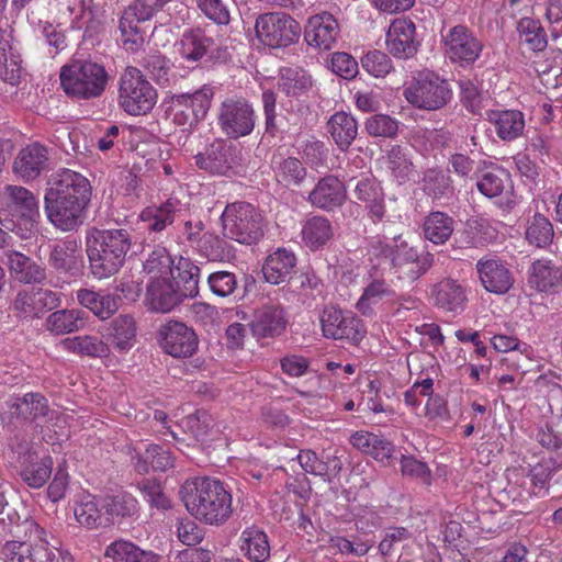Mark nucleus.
I'll list each match as a JSON object with an SVG mask.
<instances>
[{
    "label": "nucleus",
    "mask_w": 562,
    "mask_h": 562,
    "mask_svg": "<svg viewBox=\"0 0 562 562\" xmlns=\"http://www.w3.org/2000/svg\"><path fill=\"white\" fill-rule=\"evenodd\" d=\"M339 34L337 20L328 12H322L308 19L304 37L308 45L319 49H330Z\"/></svg>",
    "instance_id": "obj_27"
},
{
    "label": "nucleus",
    "mask_w": 562,
    "mask_h": 562,
    "mask_svg": "<svg viewBox=\"0 0 562 562\" xmlns=\"http://www.w3.org/2000/svg\"><path fill=\"white\" fill-rule=\"evenodd\" d=\"M90 1L87 3L85 0H77L75 5L68 7L70 13H74L76 5H78L80 13L71 22V27L82 30L85 37H91L99 32L101 26L100 21L95 18V11Z\"/></svg>",
    "instance_id": "obj_54"
},
{
    "label": "nucleus",
    "mask_w": 562,
    "mask_h": 562,
    "mask_svg": "<svg viewBox=\"0 0 562 562\" xmlns=\"http://www.w3.org/2000/svg\"><path fill=\"white\" fill-rule=\"evenodd\" d=\"M184 300L179 282H173L170 277L153 278L147 285L146 304L153 312L168 313Z\"/></svg>",
    "instance_id": "obj_21"
},
{
    "label": "nucleus",
    "mask_w": 562,
    "mask_h": 562,
    "mask_svg": "<svg viewBox=\"0 0 562 562\" xmlns=\"http://www.w3.org/2000/svg\"><path fill=\"white\" fill-rule=\"evenodd\" d=\"M453 231L454 220L447 213L435 211L424 220V236L435 245L445 244L451 237Z\"/></svg>",
    "instance_id": "obj_38"
},
{
    "label": "nucleus",
    "mask_w": 562,
    "mask_h": 562,
    "mask_svg": "<svg viewBox=\"0 0 562 562\" xmlns=\"http://www.w3.org/2000/svg\"><path fill=\"white\" fill-rule=\"evenodd\" d=\"M59 77L65 93L77 100L100 97L109 79L105 68L91 60H74L65 65Z\"/></svg>",
    "instance_id": "obj_4"
},
{
    "label": "nucleus",
    "mask_w": 562,
    "mask_h": 562,
    "mask_svg": "<svg viewBox=\"0 0 562 562\" xmlns=\"http://www.w3.org/2000/svg\"><path fill=\"white\" fill-rule=\"evenodd\" d=\"M235 148L223 139H216L210 144L205 151L194 156L199 169L212 175H226L233 169Z\"/></svg>",
    "instance_id": "obj_25"
},
{
    "label": "nucleus",
    "mask_w": 562,
    "mask_h": 562,
    "mask_svg": "<svg viewBox=\"0 0 562 562\" xmlns=\"http://www.w3.org/2000/svg\"><path fill=\"white\" fill-rule=\"evenodd\" d=\"M180 212L179 202L168 200L159 206L147 207L142 212V220L147 223L149 232L160 233L171 225Z\"/></svg>",
    "instance_id": "obj_44"
},
{
    "label": "nucleus",
    "mask_w": 562,
    "mask_h": 562,
    "mask_svg": "<svg viewBox=\"0 0 562 562\" xmlns=\"http://www.w3.org/2000/svg\"><path fill=\"white\" fill-rule=\"evenodd\" d=\"M132 247L131 233L125 228L91 227L86 235V252L91 274L99 280L116 274Z\"/></svg>",
    "instance_id": "obj_3"
},
{
    "label": "nucleus",
    "mask_w": 562,
    "mask_h": 562,
    "mask_svg": "<svg viewBox=\"0 0 562 562\" xmlns=\"http://www.w3.org/2000/svg\"><path fill=\"white\" fill-rule=\"evenodd\" d=\"M212 98V88L205 86L193 93L173 94L170 101L172 122L192 128L206 116Z\"/></svg>",
    "instance_id": "obj_11"
},
{
    "label": "nucleus",
    "mask_w": 562,
    "mask_h": 562,
    "mask_svg": "<svg viewBox=\"0 0 562 562\" xmlns=\"http://www.w3.org/2000/svg\"><path fill=\"white\" fill-rule=\"evenodd\" d=\"M149 464L154 471L165 472L173 467V457L165 447L149 445L144 453H138L135 468L139 473H146L149 470Z\"/></svg>",
    "instance_id": "obj_48"
},
{
    "label": "nucleus",
    "mask_w": 562,
    "mask_h": 562,
    "mask_svg": "<svg viewBox=\"0 0 562 562\" xmlns=\"http://www.w3.org/2000/svg\"><path fill=\"white\" fill-rule=\"evenodd\" d=\"M288 319L283 307L279 304H263L258 307L249 324L252 335L258 338H276L286 328Z\"/></svg>",
    "instance_id": "obj_24"
},
{
    "label": "nucleus",
    "mask_w": 562,
    "mask_h": 562,
    "mask_svg": "<svg viewBox=\"0 0 562 562\" xmlns=\"http://www.w3.org/2000/svg\"><path fill=\"white\" fill-rule=\"evenodd\" d=\"M280 86L289 95H300L312 87V77L303 69L285 68Z\"/></svg>",
    "instance_id": "obj_58"
},
{
    "label": "nucleus",
    "mask_w": 562,
    "mask_h": 562,
    "mask_svg": "<svg viewBox=\"0 0 562 562\" xmlns=\"http://www.w3.org/2000/svg\"><path fill=\"white\" fill-rule=\"evenodd\" d=\"M487 117L494 124L496 135L505 142L516 139L525 128L524 114L518 110L490 111Z\"/></svg>",
    "instance_id": "obj_32"
},
{
    "label": "nucleus",
    "mask_w": 562,
    "mask_h": 562,
    "mask_svg": "<svg viewBox=\"0 0 562 562\" xmlns=\"http://www.w3.org/2000/svg\"><path fill=\"white\" fill-rule=\"evenodd\" d=\"M526 239L530 245L542 248L550 245L554 237V231L548 217L536 213L527 222Z\"/></svg>",
    "instance_id": "obj_52"
},
{
    "label": "nucleus",
    "mask_w": 562,
    "mask_h": 562,
    "mask_svg": "<svg viewBox=\"0 0 562 562\" xmlns=\"http://www.w3.org/2000/svg\"><path fill=\"white\" fill-rule=\"evenodd\" d=\"M361 66L370 75L380 78L385 77L393 69V64L387 54L381 50H372L361 58Z\"/></svg>",
    "instance_id": "obj_64"
},
{
    "label": "nucleus",
    "mask_w": 562,
    "mask_h": 562,
    "mask_svg": "<svg viewBox=\"0 0 562 562\" xmlns=\"http://www.w3.org/2000/svg\"><path fill=\"white\" fill-rule=\"evenodd\" d=\"M222 132L231 139L249 135L256 123L252 105L244 98H226L220 106L217 115Z\"/></svg>",
    "instance_id": "obj_10"
},
{
    "label": "nucleus",
    "mask_w": 562,
    "mask_h": 562,
    "mask_svg": "<svg viewBox=\"0 0 562 562\" xmlns=\"http://www.w3.org/2000/svg\"><path fill=\"white\" fill-rule=\"evenodd\" d=\"M10 48L5 32L0 31V79L10 85H16L21 68L15 59H9L8 50Z\"/></svg>",
    "instance_id": "obj_61"
},
{
    "label": "nucleus",
    "mask_w": 562,
    "mask_h": 562,
    "mask_svg": "<svg viewBox=\"0 0 562 562\" xmlns=\"http://www.w3.org/2000/svg\"><path fill=\"white\" fill-rule=\"evenodd\" d=\"M423 190L432 199L448 198L453 194L451 177L437 168L427 169L423 176Z\"/></svg>",
    "instance_id": "obj_50"
},
{
    "label": "nucleus",
    "mask_w": 562,
    "mask_h": 562,
    "mask_svg": "<svg viewBox=\"0 0 562 562\" xmlns=\"http://www.w3.org/2000/svg\"><path fill=\"white\" fill-rule=\"evenodd\" d=\"M179 494L187 510L201 522L221 526L232 516V495L218 480H187Z\"/></svg>",
    "instance_id": "obj_2"
},
{
    "label": "nucleus",
    "mask_w": 562,
    "mask_h": 562,
    "mask_svg": "<svg viewBox=\"0 0 562 562\" xmlns=\"http://www.w3.org/2000/svg\"><path fill=\"white\" fill-rule=\"evenodd\" d=\"M78 248V243L70 239L54 245L48 256V265L58 273L78 276L83 267L82 257L77 255Z\"/></svg>",
    "instance_id": "obj_29"
},
{
    "label": "nucleus",
    "mask_w": 562,
    "mask_h": 562,
    "mask_svg": "<svg viewBox=\"0 0 562 562\" xmlns=\"http://www.w3.org/2000/svg\"><path fill=\"white\" fill-rule=\"evenodd\" d=\"M529 283L541 292L555 291L562 285V269L550 261L537 260L531 265Z\"/></svg>",
    "instance_id": "obj_39"
},
{
    "label": "nucleus",
    "mask_w": 562,
    "mask_h": 562,
    "mask_svg": "<svg viewBox=\"0 0 562 562\" xmlns=\"http://www.w3.org/2000/svg\"><path fill=\"white\" fill-rule=\"evenodd\" d=\"M434 259L431 252L419 250L402 240L397 244L391 268L395 270L398 279L414 282L431 268Z\"/></svg>",
    "instance_id": "obj_17"
},
{
    "label": "nucleus",
    "mask_w": 562,
    "mask_h": 562,
    "mask_svg": "<svg viewBox=\"0 0 562 562\" xmlns=\"http://www.w3.org/2000/svg\"><path fill=\"white\" fill-rule=\"evenodd\" d=\"M137 488L150 507L162 510L171 508V502L166 496L160 482L154 479H143L137 483Z\"/></svg>",
    "instance_id": "obj_60"
},
{
    "label": "nucleus",
    "mask_w": 562,
    "mask_h": 562,
    "mask_svg": "<svg viewBox=\"0 0 562 562\" xmlns=\"http://www.w3.org/2000/svg\"><path fill=\"white\" fill-rule=\"evenodd\" d=\"M221 221L224 236L239 244L254 245L263 236V217L260 211L248 202L227 204Z\"/></svg>",
    "instance_id": "obj_5"
},
{
    "label": "nucleus",
    "mask_w": 562,
    "mask_h": 562,
    "mask_svg": "<svg viewBox=\"0 0 562 562\" xmlns=\"http://www.w3.org/2000/svg\"><path fill=\"white\" fill-rule=\"evenodd\" d=\"M105 557L113 562H159L160 555L146 551L128 541H115L105 550Z\"/></svg>",
    "instance_id": "obj_41"
},
{
    "label": "nucleus",
    "mask_w": 562,
    "mask_h": 562,
    "mask_svg": "<svg viewBox=\"0 0 562 562\" xmlns=\"http://www.w3.org/2000/svg\"><path fill=\"white\" fill-rule=\"evenodd\" d=\"M63 347L80 356L104 358L111 352L110 346L97 336H77L61 341Z\"/></svg>",
    "instance_id": "obj_46"
},
{
    "label": "nucleus",
    "mask_w": 562,
    "mask_h": 562,
    "mask_svg": "<svg viewBox=\"0 0 562 562\" xmlns=\"http://www.w3.org/2000/svg\"><path fill=\"white\" fill-rule=\"evenodd\" d=\"M157 91L136 67H127L120 78L119 103L130 115L149 113L157 102Z\"/></svg>",
    "instance_id": "obj_7"
},
{
    "label": "nucleus",
    "mask_w": 562,
    "mask_h": 562,
    "mask_svg": "<svg viewBox=\"0 0 562 562\" xmlns=\"http://www.w3.org/2000/svg\"><path fill=\"white\" fill-rule=\"evenodd\" d=\"M516 31L521 43L533 53H541L547 48V33L539 20L529 16L521 18L517 22Z\"/></svg>",
    "instance_id": "obj_43"
},
{
    "label": "nucleus",
    "mask_w": 562,
    "mask_h": 562,
    "mask_svg": "<svg viewBox=\"0 0 562 562\" xmlns=\"http://www.w3.org/2000/svg\"><path fill=\"white\" fill-rule=\"evenodd\" d=\"M53 460L50 457L38 459L37 456L34 459L22 461L20 476L24 483L32 488H40L46 484L52 475Z\"/></svg>",
    "instance_id": "obj_45"
},
{
    "label": "nucleus",
    "mask_w": 562,
    "mask_h": 562,
    "mask_svg": "<svg viewBox=\"0 0 562 562\" xmlns=\"http://www.w3.org/2000/svg\"><path fill=\"white\" fill-rule=\"evenodd\" d=\"M92 196L90 181L71 169H61L47 181L44 209L47 220L58 229L70 232L86 217Z\"/></svg>",
    "instance_id": "obj_1"
},
{
    "label": "nucleus",
    "mask_w": 562,
    "mask_h": 562,
    "mask_svg": "<svg viewBox=\"0 0 562 562\" xmlns=\"http://www.w3.org/2000/svg\"><path fill=\"white\" fill-rule=\"evenodd\" d=\"M198 251L209 261H224L231 256V246L213 233H203L196 244Z\"/></svg>",
    "instance_id": "obj_53"
},
{
    "label": "nucleus",
    "mask_w": 562,
    "mask_h": 562,
    "mask_svg": "<svg viewBox=\"0 0 562 562\" xmlns=\"http://www.w3.org/2000/svg\"><path fill=\"white\" fill-rule=\"evenodd\" d=\"M77 300L80 305L89 308L100 319H108L119 310L121 297L100 294L90 289H80L77 291Z\"/></svg>",
    "instance_id": "obj_34"
},
{
    "label": "nucleus",
    "mask_w": 562,
    "mask_h": 562,
    "mask_svg": "<svg viewBox=\"0 0 562 562\" xmlns=\"http://www.w3.org/2000/svg\"><path fill=\"white\" fill-rule=\"evenodd\" d=\"M301 234L305 246L311 250H317L333 239L334 229L327 217L314 215L306 220Z\"/></svg>",
    "instance_id": "obj_36"
},
{
    "label": "nucleus",
    "mask_w": 562,
    "mask_h": 562,
    "mask_svg": "<svg viewBox=\"0 0 562 562\" xmlns=\"http://www.w3.org/2000/svg\"><path fill=\"white\" fill-rule=\"evenodd\" d=\"M211 292L218 297H228L238 290L237 276L227 270H218L209 274L206 279Z\"/></svg>",
    "instance_id": "obj_59"
},
{
    "label": "nucleus",
    "mask_w": 562,
    "mask_h": 562,
    "mask_svg": "<svg viewBox=\"0 0 562 562\" xmlns=\"http://www.w3.org/2000/svg\"><path fill=\"white\" fill-rule=\"evenodd\" d=\"M8 411L0 413L3 425L10 424L13 417L27 422L46 423L53 420L56 411L52 409L48 401L41 393H26L23 397H15L5 402Z\"/></svg>",
    "instance_id": "obj_14"
},
{
    "label": "nucleus",
    "mask_w": 562,
    "mask_h": 562,
    "mask_svg": "<svg viewBox=\"0 0 562 562\" xmlns=\"http://www.w3.org/2000/svg\"><path fill=\"white\" fill-rule=\"evenodd\" d=\"M353 195L364 205L368 218L373 223H382L386 218L385 193L381 183L373 177H361L357 180Z\"/></svg>",
    "instance_id": "obj_22"
},
{
    "label": "nucleus",
    "mask_w": 562,
    "mask_h": 562,
    "mask_svg": "<svg viewBox=\"0 0 562 562\" xmlns=\"http://www.w3.org/2000/svg\"><path fill=\"white\" fill-rule=\"evenodd\" d=\"M149 21L140 19L139 12L128 5L122 13L119 21V30L124 47L132 52L139 50L145 43V31L139 26L140 23Z\"/></svg>",
    "instance_id": "obj_31"
},
{
    "label": "nucleus",
    "mask_w": 562,
    "mask_h": 562,
    "mask_svg": "<svg viewBox=\"0 0 562 562\" xmlns=\"http://www.w3.org/2000/svg\"><path fill=\"white\" fill-rule=\"evenodd\" d=\"M273 164L278 181L285 186H301L307 177L306 167L296 157H286Z\"/></svg>",
    "instance_id": "obj_51"
},
{
    "label": "nucleus",
    "mask_w": 562,
    "mask_h": 562,
    "mask_svg": "<svg viewBox=\"0 0 562 562\" xmlns=\"http://www.w3.org/2000/svg\"><path fill=\"white\" fill-rule=\"evenodd\" d=\"M86 319L87 315L81 310H58L47 316L45 328L54 335L70 334L82 329Z\"/></svg>",
    "instance_id": "obj_35"
},
{
    "label": "nucleus",
    "mask_w": 562,
    "mask_h": 562,
    "mask_svg": "<svg viewBox=\"0 0 562 562\" xmlns=\"http://www.w3.org/2000/svg\"><path fill=\"white\" fill-rule=\"evenodd\" d=\"M175 269L178 272L179 289L186 299L195 297L199 294L200 267L194 265L191 259L180 257ZM173 282L176 278L171 279Z\"/></svg>",
    "instance_id": "obj_49"
},
{
    "label": "nucleus",
    "mask_w": 562,
    "mask_h": 562,
    "mask_svg": "<svg viewBox=\"0 0 562 562\" xmlns=\"http://www.w3.org/2000/svg\"><path fill=\"white\" fill-rule=\"evenodd\" d=\"M509 181V173L501 167L485 171L476 182L477 190L487 198H495L502 194L506 183Z\"/></svg>",
    "instance_id": "obj_56"
},
{
    "label": "nucleus",
    "mask_w": 562,
    "mask_h": 562,
    "mask_svg": "<svg viewBox=\"0 0 562 562\" xmlns=\"http://www.w3.org/2000/svg\"><path fill=\"white\" fill-rule=\"evenodd\" d=\"M50 149L37 142L23 147L13 161V172L24 181L36 180L49 169Z\"/></svg>",
    "instance_id": "obj_19"
},
{
    "label": "nucleus",
    "mask_w": 562,
    "mask_h": 562,
    "mask_svg": "<svg viewBox=\"0 0 562 562\" xmlns=\"http://www.w3.org/2000/svg\"><path fill=\"white\" fill-rule=\"evenodd\" d=\"M76 520L88 529L102 525V514L94 499L87 498L78 503L74 510Z\"/></svg>",
    "instance_id": "obj_63"
},
{
    "label": "nucleus",
    "mask_w": 562,
    "mask_h": 562,
    "mask_svg": "<svg viewBox=\"0 0 562 562\" xmlns=\"http://www.w3.org/2000/svg\"><path fill=\"white\" fill-rule=\"evenodd\" d=\"M173 260L165 247L155 248L143 263V269L153 278L172 277Z\"/></svg>",
    "instance_id": "obj_57"
},
{
    "label": "nucleus",
    "mask_w": 562,
    "mask_h": 562,
    "mask_svg": "<svg viewBox=\"0 0 562 562\" xmlns=\"http://www.w3.org/2000/svg\"><path fill=\"white\" fill-rule=\"evenodd\" d=\"M240 550L254 562H266L270 557L267 535L258 528H247L240 536Z\"/></svg>",
    "instance_id": "obj_40"
},
{
    "label": "nucleus",
    "mask_w": 562,
    "mask_h": 562,
    "mask_svg": "<svg viewBox=\"0 0 562 562\" xmlns=\"http://www.w3.org/2000/svg\"><path fill=\"white\" fill-rule=\"evenodd\" d=\"M396 291L390 270L372 266L368 274V283L356 306L362 315H371L373 306L382 302H391L395 299Z\"/></svg>",
    "instance_id": "obj_16"
},
{
    "label": "nucleus",
    "mask_w": 562,
    "mask_h": 562,
    "mask_svg": "<svg viewBox=\"0 0 562 562\" xmlns=\"http://www.w3.org/2000/svg\"><path fill=\"white\" fill-rule=\"evenodd\" d=\"M387 168L401 184L415 179L417 176L416 166L412 160L409 150L401 146H393L387 153Z\"/></svg>",
    "instance_id": "obj_47"
},
{
    "label": "nucleus",
    "mask_w": 562,
    "mask_h": 562,
    "mask_svg": "<svg viewBox=\"0 0 562 562\" xmlns=\"http://www.w3.org/2000/svg\"><path fill=\"white\" fill-rule=\"evenodd\" d=\"M406 100L414 106L437 111L452 99L449 82L434 71H422L404 91Z\"/></svg>",
    "instance_id": "obj_8"
},
{
    "label": "nucleus",
    "mask_w": 562,
    "mask_h": 562,
    "mask_svg": "<svg viewBox=\"0 0 562 562\" xmlns=\"http://www.w3.org/2000/svg\"><path fill=\"white\" fill-rule=\"evenodd\" d=\"M157 337L161 349L173 358H190L199 348V338L194 329L179 321L162 324Z\"/></svg>",
    "instance_id": "obj_13"
},
{
    "label": "nucleus",
    "mask_w": 562,
    "mask_h": 562,
    "mask_svg": "<svg viewBox=\"0 0 562 562\" xmlns=\"http://www.w3.org/2000/svg\"><path fill=\"white\" fill-rule=\"evenodd\" d=\"M432 295L436 305L449 312L461 310L467 300L462 285L452 279H445L437 283Z\"/></svg>",
    "instance_id": "obj_37"
},
{
    "label": "nucleus",
    "mask_w": 562,
    "mask_h": 562,
    "mask_svg": "<svg viewBox=\"0 0 562 562\" xmlns=\"http://www.w3.org/2000/svg\"><path fill=\"white\" fill-rule=\"evenodd\" d=\"M296 257L294 252L285 249L278 248L270 254L262 266V273L265 280L271 284H280L283 282L299 281L301 286L310 284V278L306 274L293 276L295 273Z\"/></svg>",
    "instance_id": "obj_18"
},
{
    "label": "nucleus",
    "mask_w": 562,
    "mask_h": 562,
    "mask_svg": "<svg viewBox=\"0 0 562 562\" xmlns=\"http://www.w3.org/2000/svg\"><path fill=\"white\" fill-rule=\"evenodd\" d=\"M102 507L111 516L132 517L138 512V502L132 494L122 492L104 497Z\"/></svg>",
    "instance_id": "obj_55"
},
{
    "label": "nucleus",
    "mask_w": 562,
    "mask_h": 562,
    "mask_svg": "<svg viewBox=\"0 0 562 562\" xmlns=\"http://www.w3.org/2000/svg\"><path fill=\"white\" fill-rule=\"evenodd\" d=\"M213 45V38L206 36L201 29H191L181 37L180 54L189 61H198L206 55Z\"/></svg>",
    "instance_id": "obj_42"
},
{
    "label": "nucleus",
    "mask_w": 562,
    "mask_h": 562,
    "mask_svg": "<svg viewBox=\"0 0 562 562\" xmlns=\"http://www.w3.org/2000/svg\"><path fill=\"white\" fill-rule=\"evenodd\" d=\"M446 54L452 63L462 67L473 65L483 50V44L464 25H456L442 36Z\"/></svg>",
    "instance_id": "obj_15"
},
{
    "label": "nucleus",
    "mask_w": 562,
    "mask_h": 562,
    "mask_svg": "<svg viewBox=\"0 0 562 562\" xmlns=\"http://www.w3.org/2000/svg\"><path fill=\"white\" fill-rule=\"evenodd\" d=\"M386 48L395 58L414 57L419 47L416 41V27L412 20L395 19L386 32Z\"/></svg>",
    "instance_id": "obj_20"
},
{
    "label": "nucleus",
    "mask_w": 562,
    "mask_h": 562,
    "mask_svg": "<svg viewBox=\"0 0 562 562\" xmlns=\"http://www.w3.org/2000/svg\"><path fill=\"white\" fill-rule=\"evenodd\" d=\"M4 194L8 196V206L13 218L2 225L23 239L30 238L35 234L41 217L37 196L29 189L13 184L5 187Z\"/></svg>",
    "instance_id": "obj_6"
},
{
    "label": "nucleus",
    "mask_w": 562,
    "mask_h": 562,
    "mask_svg": "<svg viewBox=\"0 0 562 562\" xmlns=\"http://www.w3.org/2000/svg\"><path fill=\"white\" fill-rule=\"evenodd\" d=\"M255 31L261 43L272 48L288 47L301 36L300 23L283 12L260 14Z\"/></svg>",
    "instance_id": "obj_9"
},
{
    "label": "nucleus",
    "mask_w": 562,
    "mask_h": 562,
    "mask_svg": "<svg viewBox=\"0 0 562 562\" xmlns=\"http://www.w3.org/2000/svg\"><path fill=\"white\" fill-rule=\"evenodd\" d=\"M319 322L323 336L335 340L345 339L358 344L366 333L361 319L351 312L335 306H326L321 314Z\"/></svg>",
    "instance_id": "obj_12"
},
{
    "label": "nucleus",
    "mask_w": 562,
    "mask_h": 562,
    "mask_svg": "<svg viewBox=\"0 0 562 562\" xmlns=\"http://www.w3.org/2000/svg\"><path fill=\"white\" fill-rule=\"evenodd\" d=\"M4 256L13 281L21 284H41L46 280V269L31 257L13 249L4 251Z\"/></svg>",
    "instance_id": "obj_28"
},
{
    "label": "nucleus",
    "mask_w": 562,
    "mask_h": 562,
    "mask_svg": "<svg viewBox=\"0 0 562 562\" xmlns=\"http://www.w3.org/2000/svg\"><path fill=\"white\" fill-rule=\"evenodd\" d=\"M12 311L21 319L41 318L37 310L36 299L33 296V290H21L16 293L12 302Z\"/></svg>",
    "instance_id": "obj_62"
},
{
    "label": "nucleus",
    "mask_w": 562,
    "mask_h": 562,
    "mask_svg": "<svg viewBox=\"0 0 562 562\" xmlns=\"http://www.w3.org/2000/svg\"><path fill=\"white\" fill-rule=\"evenodd\" d=\"M476 271L482 285L491 293L505 294L514 284L513 272L499 259H480L476 263Z\"/></svg>",
    "instance_id": "obj_26"
},
{
    "label": "nucleus",
    "mask_w": 562,
    "mask_h": 562,
    "mask_svg": "<svg viewBox=\"0 0 562 562\" xmlns=\"http://www.w3.org/2000/svg\"><path fill=\"white\" fill-rule=\"evenodd\" d=\"M347 200V188L338 177L326 175L318 179L310 191L307 201L312 206L325 212H333L341 207Z\"/></svg>",
    "instance_id": "obj_23"
},
{
    "label": "nucleus",
    "mask_w": 562,
    "mask_h": 562,
    "mask_svg": "<svg viewBox=\"0 0 562 562\" xmlns=\"http://www.w3.org/2000/svg\"><path fill=\"white\" fill-rule=\"evenodd\" d=\"M326 127L340 151H347L358 135L357 120L345 111L334 113Z\"/></svg>",
    "instance_id": "obj_30"
},
{
    "label": "nucleus",
    "mask_w": 562,
    "mask_h": 562,
    "mask_svg": "<svg viewBox=\"0 0 562 562\" xmlns=\"http://www.w3.org/2000/svg\"><path fill=\"white\" fill-rule=\"evenodd\" d=\"M137 326L130 314H121L112 319L108 328V339L120 352L131 350L136 340Z\"/></svg>",
    "instance_id": "obj_33"
}]
</instances>
